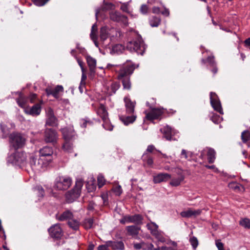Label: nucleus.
Masks as SVG:
<instances>
[{
    "label": "nucleus",
    "mask_w": 250,
    "mask_h": 250,
    "mask_svg": "<svg viewBox=\"0 0 250 250\" xmlns=\"http://www.w3.org/2000/svg\"><path fill=\"white\" fill-rule=\"evenodd\" d=\"M50 163V159H44L40 156L38 158L36 153H32L29 156V164L34 170L40 171L45 168Z\"/></svg>",
    "instance_id": "f257e3e1"
},
{
    "label": "nucleus",
    "mask_w": 250,
    "mask_h": 250,
    "mask_svg": "<svg viewBox=\"0 0 250 250\" xmlns=\"http://www.w3.org/2000/svg\"><path fill=\"white\" fill-rule=\"evenodd\" d=\"M126 48L131 52H136L138 54L143 55L146 49V45L142 37L138 36L135 39L127 42Z\"/></svg>",
    "instance_id": "f03ea898"
},
{
    "label": "nucleus",
    "mask_w": 250,
    "mask_h": 250,
    "mask_svg": "<svg viewBox=\"0 0 250 250\" xmlns=\"http://www.w3.org/2000/svg\"><path fill=\"white\" fill-rule=\"evenodd\" d=\"M83 186L82 180H79L76 182L74 188L67 191L65 194L66 201L71 203L76 200L80 195L82 188Z\"/></svg>",
    "instance_id": "7ed1b4c3"
},
{
    "label": "nucleus",
    "mask_w": 250,
    "mask_h": 250,
    "mask_svg": "<svg viewBox=\"0 0 250 250\" xmlns=\"http://www.w3.org/2000/svg\"><path fill=\"white\" fill-rule=\"evenodd\" d=\"M110 66L119 67L118 75V79L119 80L130 78L135 69L134 66L132 64H125L123 66H120L119 65L108 64L107 66L110 68Z\"/></svg>",
    "instance_id": "20e7f679"
},
{
    "label": "nucleus",
    "mask_w": 250,
    "mask_h": 250,
    "mask_svg": "<svg viewBox=\"0 0 250 250\" xmlns=\"http://www.w3.org/2000/svg\"><path fill=\"white\" fill-rule=\"evenodd\" d=\"M9 141L12 146L17 149L25 145L26 139L22 134L18 132H13L9 136Z\"/></svg>",
    "instance_id": "39448f33"
},
{
    "label": "nucleus",
    "mask_w": 250,
    "mask_h": 250,
    "mask_svg": "<svg viewBox=\"0 0 250 250\" xmlns=\"http://www.w3.org/2000/svg\"><path fill=\"white\" fill-rule=\"evenodd\" d=\"M72 184V179L66 176L57 177L55 181L54 188L59 190H64L68 189Z\"/></svg>",
    "instance_id": "423d86ee"
},
{
    "label": "nucleus",
    "mask_w": 250,
    "mask_h": 250,
    "mask_svg": "<svg viewBox=\"0 0 250 250\" xmlns=\"http://www.w3.org/2000/svg\"><path fill=\"white\" fill-rule=\"evenodd\" d=\"M26 158L27 156L25 152L16 151L9 157L8 161L15 164H22L26 161Z\"/></svg>",
    "instance_id": "0eeeda50"
},
{
    "label": "nucleus",
    "mask_w": 250,
    "mask_h": 250,
    "mask_svg": "<svg viewBox=\"0 0 250 250\" xmlns=\"http://www.w3.org/2000/svg\"><path fill=\"white\" fill-rule=\"evenodd\" d=\"M143 217L140 214L134 215H126L124 216L120 221L122 224L125 223H134L137 225L142 224Z\"/></svg>",
    "instance_id": "6e6552de"
},
{
    "label": "nucleus",
    "mask_w": 250,
    "mask_h": 250,
    "mask_svg": "<svg viewBox=\"0 0 250 250\" xmlns=\"http://www.w3.org/2000/svg\"><path fill=\"white\" fill-rule=\"evenodd\" d=\"M44 138L45 142L53 144L57 142L58 135L55 130L51 128H46L44 131Z\"/></svg>",
    "instance_id": "1a4fd4ad"
},
{
    "label": "nucleus",
    "mask_w": 250,
    "mask_h": 250,
    "mask_svg": "<svg viewBox=\"0 0 250 250\" xmlns=\"http://www.w3.org/2000/svg\"><path fill=\"white\" fill-rule=\"evenodd\" d=\"M145 113L147 120L152 121L158 119L164 113V112L162 109L154 108H151L149 112L146 111Z\"/></svg>",
    "instance_id": "9d476101"
},
{
    "label": "nucleus",
    "mask_w": 250,
    "mask_h": 250,
    "mask_svg": "<svg viewBox=\"0 0 250 250\" xmlns=\"http://www.w3.org/2000/svg\"><path fill=\"white\" fill-rule=\"evenodd\" d=\"M97 114L101 117L104 122V123L103 124V127L105 129L109 130L110 131L112 130L113 126L109 128L107 127V125L106 123L108 121V113L104 105H100V107L98 109Z\"/></svg>",
    "instance_id": "9b49d317"
},
{
    "label": "nucleus",
    "mask_w": 250,
    "mask_h": 250,
    "mask_svg": "<svg viewBox=\"0 0 250 250\" xmlns=\"http://www.w3.org/2000/svg\"><path fill=\"white\" fill-rule=\"evenodd\" d=\"M109 17L110 19L114 21L121 22L125 25H127L128 23L127 18L118 11H111L109 13Z\"/></svg>",
    "instance_id": "f8f14e48"
},
{
    "label": "nucleus",
    "mask_w": 250,
    "mask_h": 250,
    "mask_svg": "<svg viewBox=\"0 0 250 250\" xmlns=\"http://www.w3.org/2000/svg\"><path fill=\"white\" fill-rule=\"evenodd\" d=\"M48 232L51 237L57 239L61 238L63 234L62 229L59 224L52 226L48 229Z\"/></svg>",
    "instance_id": "ddd939ff"
},
{
    "label": "nucleus",
    "mask_w": 250,
    "mask_h": 250,
    "mask_svg": "<svg viewBox=\"0 0 250 250\" xmlns=\"http://www.w3.org/2000/svg\"><path fill=\"white\" fill-rule=\"evenodd\" d=\"M210 100L211 105L214 109L220 114H223V109L222 108L221 103L217 99V96L215 93L211 92L210 93Z\"/></svg>",
    "instance_id": "4468645a"
},
{
    "label": "nucleus",
    "mask_w": 250,
    "mask_h": 250,
    "mask_svg": "<svg viewBox=\"0 0 250 250\" xmlns=\"http://www.w3.org/2000/svg\"><path fill=\"white\" fill-rule=\"evenodd\" d=\"M42 101L39 103L34 104L31 107H26L24 109V112L26 114L30 115L33 116H37L40 114L41 112V104Z\"/></svg>",
    "instance_id": "2eb2a0df"
},
{
    "label": "nucleus",
    "mask_w": 250,
    "mask_h": 250,
    "mask_svg": "<svg viewBox=\"0 0 250 250\" xmlns=\"http://www.w3.org/2000/svg\"><path fill=\"white\" fill-rule=\"evenodd\" d=\"M63 87L62 85H58L54 88L48 87L45 89V92L47 96L52 95L54 98L58 99L60 97L59 93L63 92Z\"/></svg>",
    "instance_id": "dca6fc26"
},
{
    "label": "nucleus",
    "mask_w": 250,
    "mask_h": 250,
    "mask_svg": "<svg viewBox=\"0 0 250 250\" xmlns=\"http://www.w3.org/2000/svg\"><path fill=\"white\" fill-rule=\"evenodd\" d=\"M40 156L44 159H50V163L52 161V154L53 151L51 147L44 146L40 149Z\"/></svg>",
    "instance_id": "f3484780"
},
{
    "label": "nucleus",
    "mask_w": 250,
    "mask_h": 250,
    "mask_svg": "<svg viewBox=\"0 0 250 250\" xmlns=\"http://www.w3.org/2000/svg\"><path fill=\"white\" fill-rule=\"evenodd\" d=\"M125 103V111L127 114H134L136 103L132 102L128 97L124 98Z\"/></svg>",
    "instance_id": "a211bd4d"
},
{
    "label": "nucleus",
    "mask_w": 250,
    "mask_h": 250,
    "mask_svg": "<svg viewBox=\"0 0 250 250\" xmlns=\"http://www.w3.org/2000/svg\"><path fill=\"white\" fill-rule=\"evenodd\" d=\"M86 61L89 67V76L92 77L94 76L95 69L96 66V60L90 56L86 57Z\"/></svg>",
    "instance_id": "6ab92c4d"
},
{
    "label": "nucleus",
    "mask_w": 250,
    "mask_h": 250,
    "mask_svg": "<svg viewBox=\"0 0 250 250\" xmlns=\"http://www.w3.org/2000/svg\"><path fill=\"white\" fill-rule=\"evenodd\" d=\"M201 209L193 210L192 209H188L187 210L182 211L180 215L183 217L189 218L192 216L196 217L200 215L201 213Z\"/></svg>",
    "instance_id": "aec40b11"
},
{
    "label": "nucleus",
    "mask_w": 250,
    "mask_h": 250,
    "mask_svg": "<svg viewBox=\"0 0 250 250\" xmlns=\"http://www.w3.org/2000/svg\"><path fill=\"white\" fill-rule=\"evenodd\" d=\"M171 178V175L166 173H161L153 177L154 183H160L162 182H166Z\"/></svg>",
    "instance_id": "412c9836"
},
{
    "label": "nucleus",
    "mask_w": 250,
    "mask_h": 250,
    "mask_svg": "<svg viewBox=\"0 0 250 250\" xmlns=\"http://www.w3.org/2000/svg\"><path fill=\"white\" fill-rule=\"evenodd\" d=\"M120 120L124 124L127 125L133 123L136 119V116L134 114H128V115H122L119 117Z\"/></svg>",
    "instance_id": "4be33fe9"
},
{
    "label": "nucleus",
    "mask_w": 250,
    "mask_h": 250,
    "mask_svg": "<svg viewBox=\"0 0 250 250\" xmlns=\"http://www.w3.org/2000/svg\"><path fill=\"white\" fill-rule=\"evenodd\" d=\"M160 131L163 134L164 137L167 140H171L172 134L175 133L174 130L168 125L161 128Z\"/></svg>",
    "instance_id": "5701e85b"
},
{
    "label": "nucleus",
    "mask_w": 250,
    "mask_h": 250,
    "mask_svg": "<svg viewBox=\"0 0 250 250\" xmlns=\"http://www.w3.org/2000/svg\"><path fill=\"white\" fill-rule=\"evenodd\" d=\"M140 228L135 225L129 226L126 227L127 234L132 237H135L139 234Z\"/></svg>",
    "instance_id": "b1692460"
},
{
    "label": "nucleus",
    "mask_w": 250,
    "mask_h": 250,
    "mask_svg": "<svg viewBox=\"0 0 250 250\" xmlns=\"http://www.w3.org/2000/svg\"><path fill=\"white\" fill-rule=\"evenodd\" d=\"M57 125V119L54 115L53 111L50 110L48 112L47 119L46 125L49 126H55Z\"/></svg>",
    "instance_id": "393cba45"
},
{
    "label": "nucleus",
    "mask_w": 250,
    "mask_h": 250,
    "mask_svg": "<svg viewBox=\"0 0 250 250\" xmlns=\"http://www.w3.org/2000/svg\"><path fill=\"white\" fill-rule=\"evenodd\" d=\"M107 245L113 250H123L125 248L124 244L122 241L113 242L109 241L107 242Z\"/></svg>",
    "instance_id": "a878e982"
},
{
    "label": "nucleus",
    "mask_w": 250,
    "mask_h": 250,
    "mask_svg": "<svg viewBox=\"0 0 250 250\" xmlns=\"http://www.w3.org/2000/svg\"><path fill=\"white\" fill-rule=\"evenodd\" d=\"M73 217V215L72 212L69 210H66L63 212L60 215L57 216V219L61 221H63L66 220H70Z\"/></svg>",
    "instance_id": "bb28decb"
},
{
    "label": "nucleus",
    "mask_w": 250,
    "mask_h": 250,
    "mask_svg": "<svg viewBox=\"0 0 250 250\" xmlns=\"http://www.w3.org/2000/svg\"><path fill=\"white\" fill-rule=\"evenodd\" d=\"M63 137L65 141L70 140L74 136V132L71 129L64 128L62 129Z\"/></svg>",
    "instance_id": "cd10ccee"
},
{
    "label": "nucleus",
    "mask_w": 250,
    "mask_h": 250,
    "mask_svg": "<svg viewBox=\"0 0 250 250\" xmlns=\"http://www.w3.org/2000/svg\"><path fill=\"white\" fill-rule=\"evenodd\" d=\"M69 227L74 230L79 229L80 226V219H75L73 217L68 221Z\"/></svg>",
    "instance_id": "c85d7f7f"
},
{
    "label": "nucleus",
    "mask_w": 250,
    "mask_h": 250,
    "mask_svg": "<svg viewBox=\"0 0 250 250\" xmlns=\"http://www.w3.org/2000/svg\"><path fill=\"white\" fill-rule=\"evenodd\" d=\"M207 156L209 163H213L215 159L216 152L215 150L211 148H207Z\"/></svg>",
    "instance_id": "c756f323"
},
{
    "label": "nucleus",
    "mask_w": 250,
    "mask_h": 250,
    "mask_svg": "<svg viewBox=\"0 0 250 250\" xmlns=\"http://www.w3.org/2000/svg\"><path fill=\"white\" fill-rule=\"evenodd\" d=\"M142 249L145 250H160L159 247L154 248V246L151 243H146L144 242H141Z\"/></svg>",
    "instance_id": "7c9ffc66"
},
{
    "label": "nucleus",
    "mask_w": 250,
    "mask_h": 250,
    "mask_svg": "<svg viewBox=\"0 0 250 250\" xmlns=\"http://www.w3.org/2000/svg\"><path fill=\"white\" fill-rule=\"evenodd\" d=\"M16 101L20 107L22 108L25 107L27 99L22 94L20 93L19 98L17 99Z\"/></svg>",
    "instance_id": "2f4dec72"
},
{
    "label": "nucleus",
    "mask_w": 250,
    "mask_h": 250,
    "mask_svg": "<svg viewBox=\"0 0 250 250\" xmlns=\"http://www.w3.org/2000/svg\"><path fill=\"white\" fill-rule=\"evenodd\" d=\"M146 228L150 230L152 235L156 234V232L158 231V226L155 223L153 222L147 224L146 225Z\"/></svg>",
    "instance_id": "473e14b6"
},
{
    "label": "nucleus",
    "mask_w": 250,
    "mask_h": 250,
    "mask_svg": "<svg viewBox=\"0 0 250 250\" xmlns=\"http://www.w3.org/2000/svg\"><path fill=\"white\" fill-rule=\"evenodd\" d=\"M160 19L156 16H152L149 19V24L151 27H157L160 24Z\"/></svg>",
    "instance_id": "72a5a7b5"
},
{
    "label": "nucleus",
    "mask_w": 250,
    "mask_h": 250,
    "mask_svg": "<svg viewBox=\"0 0 250 250\" xmlns=\"http://www.w3.org/2000/svg\"><path fill=\"white\" fill-rule=\"evenodd\" d=\"M229 186L230 188L233 189L235 190L239 191H244V188L241 185L235 182L229 183Z\"/></svg>",
    "instance_id": "f704fd0d"
},
{
    "label": "nucleus",
    "mask_w": 250,
    "mask_h": 250,
    "mask_svg": "<svg viewBox=\"0 0 250 250\" xmlns=\"http://www.w3.org/2000/svg\"><path fill=\"white\" fill-rule=\"evenodd\" d=\"M93 222L94 220L92 218H86L84 219L83 225L85 229H89L92 227Z\"/></svg>",
    "instance_id": "c9c22d12"
},
{
    "label": "nucleus",
    "mask_w": 250,
    "mask_h": 250,
    "mask_svg": "<svg viewBox=\"0 0 250 250\" xmlns=\"http://www.w3.org/2000/svg\"><path fill=\"white\" fill-rule=\"evenodd\" d=\"M241 139L244 143H246L250 140V132L246 130L243 131L241 133Z\"/></svg>",
    "instance_id": "e433bc0d"
},
{
    "label": "nucleus",
    "mask_w": 250,
    "mask_h": 250,
    "mask_svg": "<svg viewBox=\"0 0 250 250\" xmlns=\"http://www.w3.org/2000/svg\"><path fill=\"white\" fill-rule=\"evenodd\" d=\"M124 89L130 90L131 87V83L130 78L121 80Z\"/></svg>",
    "instance_id": "4c0bfd02"
},
{
    "label": "nucleus",
    "mask_w": 250,
    "mask_h": 250,
    "mask_svg": "<svg viewBox=\"0 0 250 250\" xmlns=\"http://www.w3.org/2000/svg\"><path fill=\"white\" fill-rule=\"evenodd\" d=\"M239 224L246 229H250V220L248 218H244L239 222Z\"/></svg>",
    "instance_id": "58836bf2"
},
{
    "label": "nucleus",
    "mask_w": 250,
    "mask_h": 250,
    "mask_svg": "<svg viewBox=\"0 0 250 250\" xmlns=\"http://www.w3.org/2000/svg\"><path fill=\"white\" fill-rule=\"evenodd\" d=\"M184 179V177L183 176H181V177L177 179H173L171 180L170 183V184L172 186H178L180 185L181 182L183 181Z\"/></svg>",
    "instance_id": "ea45409f"
},
{
    "label": "nucleus",
    "mask_w": 250,
    "mask_h": 250,
    "mask_svg": "<svg viewBox=\"0 0 250 250\" xmlns=\"http://www.w3.org/2000/svg\"><path fill=\"white\" fill-rule=\"evenodd\" d=\"M65 143L63 145V149L64 151L68 152H71L73 149L72 145L69 142V141H65Z\"/></svg>",
    "instance_id": "a19ab883"
},
{
    "label": "nucleus",
    "mask_w": 250,
    "mask_h": 250,
    "mask_svg": "<svg viewBox=\"0 0 250 250\" xmlns=\"http://www.w3.org/2000/svg\"><path fill=\"white\" fill-rule=\"evenodd\" d=\"M202 62L204 64H205L206 62H208L211 66H214L215 65L213 56H209L207 60L202 59Z\"/></svg>",
    "instance_id": "79ce46f5"
},
{
    "label": "nucleus",
    "mask_w": 250,
    "mask_h": 250,
    "mask_svg": "<svg viewBox=\"0 0 250 250\" xmlns=\"http://www.w3.org/2000/svg\"><path fill=\"white\" fill-rule=\"evenodd\" d=\"M108 33L106 29L104 28H102L100 31V38L102 41H105L108 38Z\"/></svg>",
    "instance_id": "37998d69"
},
{
    "label": "nucleus",
    "mask_w": 250,
    "mask_h": 250,
    "mask_svg": "<svg viewBox=\"0 0 250 250\" xmlns=\"http://www.w3.org/2000/svg\"><path fill=\"white\" fill-rule=\"evenodd\" d=\"M112 50L117 53H120L124 50V47L122 44H116L113 47Z\"/></svg>",
    "instance_id": "c03bdc74"
},
{
    "label": "nucleus",
    "mask_w": 250,
    "mask_h": 250,
    "mask_svg": "<svg viewBox=\"0 0 250 250\" xmlns=\"http://www.w3.org/2000/svg\"><path fill=\"white\" fill-rule=\"evenodd\" d=\"M189 242L193 249H195L198 245V241L196 237L193 236L189 239Z\"/></svg>",
    "instance_id": "a18cd8bd"
},
{
    "label": "nucleus",
    "mask_w": 250,
    "mask_h": 250,
    "mask_svg": "<svg viewBox=\"0 0 250 250\" xmlns=\"http://www.w3.org/2000/svg\"><path fill=\"white\" fill-rule=\"evenodd\" d=\"M97 180L98 186L100 188L104 185L105 179L103 175L101 174L99 175L97 178Z\"/></svg>",
    "instance_id": "49530a36"
},
{
    "label": "nucleus",
    "mask_w": 250,
    "mask_h": 250,
    "mask_svg": "<svg viewBox=\"0 0 250 250\" xmlns=\"http://www.w3.org/2000/svg\"><path fill=\"white\" fill-rule=\"evenodd\" d=\"M153 236L158 240V241L161 242H165L166 239L163 235L158 231L156 232V234H153Z\"/></svg>",
    "instance_id": "de8ad7c7"
},
{
    "label": "nucleus",
    "mask_w": 250,
    "mask_h": 250,
    "mask_svg": "<svg viewBox=\"0 0 250 250\" xmlns=\"http://www.w3.org/2000/svg\"><path fill=\"white\" fill-rule=\"evenodd\" d=\"M120 85L118 83H112L111 85V89L112 92L114 94L116 91L119 88Z\"/></svg>",
    "instance_id": "09e8293b"
},
{
    "label": "nucleus",
    "mask_w": 250,
    "mask_h": 250,
    "mask_svg": "<svg viewBox=\"0 0 250 250\" xmlns=\"http://www.w3.org/2000/svg\"><path fill=\"white\" fill-rule=\"evenodd\" d=\"M35 189L38 191L40 196L43 197L44 196V191L42 187L37 186L35 187Z\"/></svg>",
    "instance_id": "8fccbe9b"
},
{
    "label": "nucleus",
    "mask_w": 250,
    "mask_h": 250,
    "mask_svg": "<svg viewBox=\"0 0 250 250\" xmlns=\"http://www.w3.org/2000/svg\"><path fill=\"white\" fill-rule=\"evenodd\" d=\"M114 192L116 195L119 196L122 193V188L120 186H117L114 187L113 189Z\"/></svg>",
    "instance_id": "3c124183"
},
{
    "label": "nucleus",
    "mask_w": 250,
    "mask_h": 250,
    "mask_svg": "<svg viewBox=\"0 0 250 250\" xmlns=\"http://www.w3.org/2000/svg\"><path fill=\"white\" fill-rule=\"evenodd\" d=\"M48 0H32V1L37 6H42L44 5Z\"/></svg>",
    "instance_id": "603ef678"
},
{
    "label": "nucleus",
    "mask_w": 250,
    "mask_h": 250,
    "mask_svg": "<svg viewBox=\"0 0 250 250\" xmlns=\"http://www.w3.org/2000/svg\"><path fill=\"white\" fill-rule=\"evenodd\" d=\"M114 5L111 3H104L103 5L102 8L104 10H111L113 8Z\"/></svg>",
    "instance_id": "864d4df0"
},
{
    "label": "nucleus",
    "mask_w": 250,
    "mask_h": 250,
    "mask_svg": "<svg viewBox=\"0 0 250 250\" xmlns=\"http://www.w3.org/2000/svg\"><path fill=\"white\" fill-rule=\"evenodd\" d=\"M146 155V153H144L143 156V161L144 162H146V163H147V164L148 165L151 166L153 163L152 158L150 157H147V159L146 160L145 158Z\"/></svg>",
    "instance_id": "5fc2aeb1"
},
{
    "label": "nucleus",
    "mask_w": 250,
    "mask_h": 250,
    "mask_svg": "<svg viewBox=\"0 0 250 250\" xmlns=\"http://www.w3.org/2000/svg\"><path fill=\"white\" fill-rule=\"evenodd\" d=\"M97 29H95V31H91L90 37L91 39L95 42H96V40H97Z\"/></svg>",
    "instance_id": "6e6d98bb"
},
{
    "label": "nucleus",
    "mask_w": 250,
    "mask_h": 250,
    "mask_svg": "<svg viewBox=\"0 0 250 250\" xmlns=\"http://www.w3.org/2000/svg\"><path fill=\"white\" fill-rule=\"evenodd\" d=\"M148 11V7L146 5L143 4L141 6L140 8V11L143 14H145L147 13Z\"/></svg>",
    "instance_id": "4d7b16f0"
},
{
    "label": "nucleus",
    "mask_w": 250,
    "mask_h": 250,
    "mask_svg": "<svg viewBox=\"0 0 250 250\" xmlns=\"http://www.w3.org/2000/svg\"><path fill=\"white\" fill-rule=\"evenodd\" d=\"M216 245L218 250H224L223 244L220 240L216 241Z\"/></svg>",
    "instance_id": "13d9d810"
},
{
    "label": "nucleus",
    "mask_w": 250,
    "mask_h": 250,
    "mask_svg": "<svg viewBox=\"0 0 250 250\" xmlns=\"http://www.w3.org/2000/svg\"><path fill=\"white\" fill-rule=\"evenodd\" d=\"M211 120L215 124H218L220 121V117L218 116H213L211 118Z\"/></svg>",
    "instance_id": "bf43d9fd"
},
{
    "label": "nucleus",
    "mask_w": 250,
    "mask_h": 250,
    "mask_svg": "<svg viewBox=\"0 0 250 250\" xmlns=\"http://www.w3.org/2000/svg\"><path fill=\"white\" fill-rule=\"evenodd\" d=\"M109 247L107 245V242L105 245H100L98 246L97 250H108L107 247Z\"/></svg>",
    "instance_id": "052dcab7"
},
{
    "label": "nucleus",
    "mask_w": 250,
    "mask_h": 250,
    "mask_svg": "<svg viewBox=\"0 0 250 250\" xmlns=\"http://www.w3.org/2000/svg\"><path fill=\"white\" fill-rule=\"evenodd\" d=\"M77 62L81 68L82 71H84V69L83 67V62L79 59H77Z\"/></svg>",
    "instance_id": "680f3d73"
},
{
    "label": "nucleus",
    "mask_w": 250,
    "mask_h": 250,
    "mask_svg": "<svg viewBox=\"0 0 250 250\" xmlns=\"http://www.w3.org/2000/svg\"><path fill=\"white\" fill-rule=\"evenodd\" d=\"M37 98V95L36 94H32L30 95L29 97V100L30 102L33 103L35 102V100Z\"/></svg>",
    "instance_id": "e2e57ef3"
},
{
    "label": "nucleus",
    "mask_w": 250,
    "mask_h": 250,
    "mask_svg": "<svg viewBox=\"0 0 250 250\" xmlns=\"http://www.w3.org/2000/svg\"><path fill=\"white\" fill-rule=\"evenodd\" d=\"M155 149V146L153 145H149L147 146L146 151L149 152H152Z\"/></svg>",
    "instance_id": "0e129e2a"
},
{
    "label": "nucleus",
    "mask_w": 250,
    "mask_h": 250,
    "mask_svg": "<svg viewBox=\"0 0 250 250\" xmlns=\"http://www.w3.org/2000/svg\"><path fill=\"white\" fill-rule=\"evenodd\" d=\"M95 204L93 202H90L88 205L87 209L89 210H92L94 208Z\"/></svg>",
    "instance_id": "69168bd1"
},
{
    "label": "nucleus",
    "mask_w": 250,
    "mask_h": 250,
    "mask_svg": "<svg viewBox=\"0 0 250 250\" xmlns=\"http://www.w3.org/2000/svg\"><path fill=\"white\" fill-rule=\"evenodd\" d=\"M134 248L136 250H140L142 249L141 242L139 243H134L133 244Z\"/></svg>",
    "instance_id": "338daca9"
},
{
    "label": "nucleus",
    "mask_w": 250,
    "mask_h": 250,
    "mask_svg": "<svg viewBox=\"0 0 250 250\" xmlns=\"http://www.w3.org/2000/svg\"><path fill=\"white\" fill-rule=\"evenodd\" d=\"M245 44L247 46H250V38H249L245 41Z\"/></svg>",
    "instance_id": "774afa93"
}]
</instances>
